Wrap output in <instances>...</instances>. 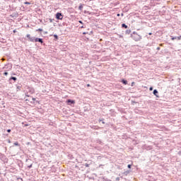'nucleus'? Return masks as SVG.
<instances>
[{"instance_id":"obj_53","label":"nucleus","mask_w":181,"mask_h":181,"mask_svg":"<svg viewBox=\"0 0 181 181\" xmlns=\"http://www.w3.org/2000/svg\"><path fill=\"white\" fill-rule=\"evenodd\" d=\"M120 16V14H119V13H117V16Z\"/></svg>"},{"instance_id":"obj_47","label":"nucleus","mask_w":181,"mask_h":181,"mask_svg":"<svg viewBox=\"0 0 181 181\" xmlns=\"http://www.w3.org/2000/svg\"><path fill=\"white\" fill-rule=\"evenodd\" d=\"M83 28H85L84 25L81 26V29H83Z\"/></svg>"},{"instance_id":"obj_10","label":"nucleus","mask_w":181,"mask_h":181,"mask_svg":"<svg viewBox=\"0 0 181 181\" xmlns=\"http://www.w3.org/2000/svg\"><path fill=\"white\" fill-rule=\"evenodd\" d=\"M50 37L53 36L54 37V40L55 42H57V40H59V35H57V34H54V35H50Z\"/></svg>"},{"instance_id":"obj_25","label":"nucleus","mask_w":181,"mask_h":181,"mask_svg":"<svg viewBox=\"0 0 181 181\" xmlns=\"http://www.w3.org/2000/svg\"><path fill=\"white\" fill-rule=\"evenodd\" d=\"M49 21L50 23H53V21H54V18H49Z\"/></svg>"},{"instance_id":"obj_16","label":"nucleus","mask_w":181,"mask_h":181,"mask_svg":"<svg viewBox=\"0 0 181 181\" xmlns=\"http://www.w3.org/2000/svg\"><path fill=\"white\" fill-rule=\"evenodd\" d=\"M130 173L131 170H127L123 173V175H124V176H128V175H129Z\"/></svg>"},{"instance_id":"obj_39","label":"nucleus","mask_w":181,"mask_h":181,"mask_svg":"<svg viewBox=\"0 0 181 181\" xmlns=\"http://www.w3.org/2000/svg\"><path fill=\"white\" fill-rule=\"evenodd\" d=\"M78 23H81V25H83V23L81 21H79Z\"/></svg>"},{"instance_id":"obj_55","label":"nucleus","mask_w":181,"mask_h":181,"mask_svg":"<svg viewBox=\"0 0 181 181\" xmlns=\"http://www.w3.org/2000/svg\"><path fill=\"white\" fill-rule=\"evenodd\" d=\"M13 32V33H15V32H16V30H14Z\"/></svg>"},{"instance_id":"obj_18","label":"nucleus","mask_w":181,"mask_h":181,"mask_svg":"<svg viewBox=\"0 0 181 181\" xmlns=\"http://www.w3.org/2000/svg\"><path fill=\"white\" fill-rule=\"evenodd\" d=\"M122 28H124V29H128V25L125 23L122 24Z\"/></svg>"},{"instance_id":"obj_56","label":"nucleus","mask_w":181,"mask_h":181,"mask_svg":"<svg viewBox=\"0 0 181 181\" xmlns=\"http://www.w3.org/2000/svg\"><path fill=\"white\" fill-rule=\"evenodd\" d=\"M119 37H122V35H120L119 36Z\"/></svg>"},{"instance_id":"obj_33","label":"nucleus","mask_w":181,"mask_h":181,"mask_svg":"<svg viewBox=\"0 0 181 181\" xmlns=\"http://www.w3.org/2000/svg\"><path fill=\"white\" fill-rule=\"evenodd\" d=\"M26 162H32V160L30 158L26 159Z\"/></svg>"},{"instance_id":"obj_29","label":"nucleus","mask_w":181,"mask_h":181,"mask_svg":"<svg viewBox=\"0 0 181 181\" xmlns=\"http://www.w3.org/2000/svg\"><path fill=\"white\" fill-rule=\"evenodd\" d=\"M24 4L25 5H30V2L29 1H25Z\"/></svg>"},{"instance_id":"obj_20","label":"nucleus","mask_w":181,"mask_h":181,"mask_svg":"<svg viewBox=\"0 0 181 181\" xmlns=\"http://www.w3.org/2000/svg\"><path fill=\"white\" fill-rule=\"evenodd\" d=\"M68 157L69 158V159H74V157L73 156V155H71V154H69L68 155Z\"/></svg>"},{"instance_id":"obj_35","label":"nucleus","mask_w":181,"mask_h":181,"mask_svg":"<svg viewBox=\"0 0 181 181\" xmlns=\"http://www.w3.org/2000/svg\"><path fill=\"white\" fill-rule=\"evenodd\" d=\"M87 34H88V32H83V33H82V35H87Z\"/></svg>"},{"instance_id":"obj_44","label":"nucleus","mask_w":181,"mask_h":181,"mask_svg":"<svg viewBox=\"0 0 181 181\" xmlns=\"http://www.w3.org/2000/svg\"><path fill=\"white\" fill-rule=\"evenodd\" d=\"M156 50H160V47H158L156 48Z\"/></svg>"},{"instance_id":"obj_58","label":"nucleus","mask_w":181,"mask_h":181,"mask_svg":"<svg viewBox=\"0 0 181 181\" xmlns=\"http://www.w3.org/2000/svg\"><path fill=\"white\" fill-rule=\"evenodd\" d=\"M76 168H78V166L76 165Z\"/></svg>"},{"instance_id":"obj_31","label":"nucleus","mask_w":181,"mask_h":181,"mask_svg":"<svg viewBox=\"0 0 181 181\" xmlns=\"http://www.w3.org/2000/svg\"><path fill=\"white\" fill-rule=\"evenodd\" d=\"M134 86H135V82H132L131 86L134 87Z\"/></svg>"},{"instance_id":"obj_49","label":"nucleus","mask_w":181,"mask_h":181,"mask_svg":"<svg viewBox=\"0 0 181 181\" xmlns=\"http://www.w3.org/2000/svg\"><path fill=\"white\" fill-rule=\"evenodd\" d=\"M91 34H93V31H90L89 33V35H91Z\"/></svg>"},{"instance_id":"obj_37","label":"nucleus","mask_w":181,"mask_h":181,"mask_svg":"<svg viewBox=\"0 0 181 181\" xmlns=\"http://www.w3.org/2000/svg\"><path fill=\"white\" fill-rule=\"evenodd\" d=\"M180 39H181V35L177 37V40H180Z\"/></svg>"},{"instance_id":"obj_14","label":"nucleus","mask_w":181,"mask_h":181,"mask_svg":"<svg viewBox=\"0 0 181 181\" xmlns=\"http://www.w3.org/2000/svg\"><path fill=\"white\" fill-rule=\"evenodd\" d=\"M121 83H122V84H124V86H127L128 84V81H127V79L125 78H122L121 80Z\"/></svg>"},{"instance_id":"obj_11","label":"nucleus","mask_w":181,"mask_h":181,"mask_svg":"<svg viewBox=\"0 0 181 181\" xmlns=\"http://www.w3.org/2000/svg\"><path fill=\"white\" fill-rule=\"evenodd\" d=\"M98 122H101L102 124H106V125L107 124L106 122H105V119H104V118H99V119H98Z\"/></svg>"},{"instance_id":"obj_48","label":"nucleus","mask_w":181,"mask_h":181,"mask_svg":"<svg viewBox=\"0 0 181 181\" xmlns=\"http://www.w3.org/2000/svg\"><path fill=\"white\" fill-rule=\"evenodd\" d=\"M25 101H30V99H26Z\"/></svg>"},{"instance_id":"obj_42","label":"nucleus","mask_w":181,"mask_h":181,"mask_svg":"<svg viewBox=\"0 0 181 181\" xmlns=\"http://www.w3.org/2000/svg\"><path fill=\"white\" fill-rule=\"evenodd\" d=\"M25 97H30V95H28V93H25Z\"/></svg>"},{"instance_id":"obj_21","label":"nucleus","mask_w":181,"mask_h":181,"mask_svg":"<svg viewBox=\"0 0 181 181\" xmlns=\"http://www.w3.org/2000/svg\"><path fill=\"white\" fill-rule=\"evenodd\" d=\"M177 37H173V36H171V40H176V39H177Z\"/></svg>"},{"instance_id":"obj_9","label":"nucleus","mask_w":181,"mask_h":181,"mask_svg":"<svg viewBox=\"0 0 181 181\" xmlns=\"http://www.w3.org/2000/svg\"><path fill=\"white\" fill-rule=\"evenodd\" d=\"M153 94L156 97V98H159V92L158 91V89H154L153 90Z\"/></svg>"},{"instance_id":"obj_4","label":"nucleus","mask_w":181,"mask_h":181,"mask_svg":"<svg viewBox=\"0 0 181 181\" xmlns=\"http://www.w3.org/2000/svg\"><path fill=\"white\" fill-rule=\"evenodd\" d=\"M64 16H63V13H60V12H57L55 14V18L56 19H57V21H62L63 19Z\"/></svg>"},{"instance_id":"obj_34","label":"nucleus","mask_w":181,"mask_h":181,"mask_svg":"<svg viewBox=\"0 0 181 181\" xmlns=\"http://www.w3.org/2000/svg\"><path fill=\"white\" fill-rule=\"evenodd\" d=\"M11 129H7V132L8 133V134H10V132H11Z\"/></svg>"},{"instance_id":"obj_27","label":"nucleus","mask_w":181,"mask_h":181,"mask_svg":"<svg viewBox=\"0 0 181 181\" xmlns=\"http://www.w3.org/2000/svg\"><path fill=\"white\" fill-rule=\"evenodd\" d=\"M84 13H88V15H91V12H90L88 11H85Z\"/></svg>"},{"instance_id":"obj_51","label":"nucleus","mask_w":181,"mask_h":181,"mask_svg":"<svg viewBox=\"0 0 181 181\" xmlns=\"http://www.w3.org/2000/svg\"><path fill=\"white\" fill-rule=\"evenodd\" d=\"M148 35L151 36L152 35V33H149Z\"/></svg>"},{"instance_id":"obj_57","label":"nucleus","mask_w":181,"mask_h":181,"mask_svg":"<svg viewBox=\"0 0 181 181\" xmlns=\"http://www.w3.org/2000/svg\"><path fill=\"white\" fill-rule=\"evenodd\" d=\"M101 166H103V165H99V168H101Z\"/></svg>"},{"instance_id":"obj_3","label":"nucleus","mask_w":181,"mask_h":181,"mask_svg":"<svg viewBox=\"0 0 181 181\" xmlns=\"http://www.w3.org/2000/svg\"><path fill=\"white\" fill-rule=\"evenodd\" d=\"M66 103L67 105H71V107H74V104H76V100L73 99H67L66 100Z\"/></svg>"},{"instance_id":"obj_41","label":"nucleus","mask_w":181,"mask_h":181,"mask_svg":"<svg viewBox=\"0 0 181 181\" xmlns=\"http://www.w3.org/2000/svg\"><path fill=\"white\" fill-rule=\"evenodd\" d=\"M17 1H18V2H21V1L22 0H13V2H16Z\"/></svg>"},{"instance_id":"obj_26","label":"nucleus","mask_w":181,"mask_h":181,"mask_svg":"<svg viewBox=\"0 0 181 181\" xmlns=\"http://www.w3.org/2000/svg\"><path fill=\"white\" fill-rule=\"evenodd\" d=\"M127 168L128 169H131L132 168V164H128Z\"/></svg>"},{"instance_id":"obj_8","label":"nucleus","mask_w":181,"mask_h":181,"mask_svg":"<svg viewBox=\"0 0 181 181\" xmlns=\"http://www.w3.org/2000/svg\"><path fill=\"white\" fill-rule=\"evenodd\" d=\"M27 90H28V92H30V94H35V88L28 86Z\"/></svg>"},{"instance_id":"obj_7","label":"nucleus","mask_w":181,"mask_h":181,"mask_svg":"<svg viewBox=\"0 0 181 181\" xmlns=\"http://www.w3.org/2000/svg\"><path fill=\"white\" fill-rule=\"evenodd\" d=\"M93 165V161L88 160V163H86L85 164H83V166H86V168H90Z\"/></svg>"},{"instance_id":"obj_19","label":"nucleus","mask_w":181,"mask_h":181,"mask_svg":"<svg viewBox=\"0 0 181 181\" xmlns=\"http://www.w3.org/2000/svg\"><path fill=\"white\" fill-rule=\"evenodd\" d=\"M14 146H21V144H19V142L16 141L13 143Z\"/></svg>"},{"instance_id":"obj_30","label":"nucleus","mask_w":181,"mask_h":181,"mask_svg":"<svg viewBox=\"0 0 181 181\" xmlns=\"http://www.w3.org/2000/svg\"><path fill=\"white\" fill-rule=\"evenodd\" d=\"M8 71H5V72L4 73V76H8Z\"/></svg>"},{"instance_id":"obj_28","label":"nucleus","mask_w":181,"mask_h":181,"mask_svg":"<svg viewBox=\"0 0 181 181\" xmlns=\"http://www.w3.org/2000/svg\"><path fill=\"white\" fill-rule=\"evenodd\" d=\"M39 100H35L34 102H33V103L34 104H39Z\"/></svg>"},{"instance_id":"obj_24","label":"nucleus","mask_w":181,"mask_h":181,"mask_svg":"<svg viewBox=\"0 0 181 181\" xmlns=\"http://www.w3.org/2000/svg\"><path fill=\"white\" fill-rule=\"evenodd\" d=\"M33 166V164L31 163L30 165H28V169H32Z\"/></svg>"},{"instance_id":"obj_13","label":"nucleus","mask_w":181,"mask_h":181,"mask_svg":"<svg viewBox=\"0 0 181 181\" xmlns=\"http://www.w3.org/2000/svg\"><path fill=\"white\" fill-rule=\"evenodd\" d=\"M16 87L17 88V91H21V90H22V84H17L16 85Z\"/></svg>"},{"instance_id":"obj_15","label":"nucleus","mask_w":181,"mask_h":181,"mask_svg":"<svg viewBox=\"0 0 181 181\" xmlns=\"http://www.w3.org/2000/svg\"><path fill=\"white\" fill-rule=\"evenodd\" d=\"M96 144H99V145H103V141L100 139L96 140Z\"/></svg>"},{"instance_id":"obj_40","label":"nucleus","mask_w":181,"mask_h":181,"mask_svg":"<svg viewBox=\"0 0 181 181\" xmlns=\"http://www.w3.org/2000/svg\"><path fill=\"white\" fill-rule=\"evenodd\" d=\"M44 35H47L48 32L47 31H45L43 32Z\"/></svg>"},{"instance_id":"obj_52","label":"nucleus","mask_w":181,"mask_h":181,"mask_svg":"<svg viewBox=\"0 0 181 181\" xmlns=\"http://www.w3.org/2000/svg\"><path fill=\"white\" fill-rule=\"evenodd\" d=\"M12 76H16V74H12Z\"/></svg>"},{"instance_id":"obj_45","label":"nucleus","mask_w":181,"mask_h":181,"mask_svg":"<svg viewBox=\"0 0 181 181\" xmlns=\"http://www.w3.org/2000/svg\"><path fill=\"white\" fill-rule=\"evenodd\" d=\"M87 87H90L91 86L90 85V83H88L87 85Z\"/></svg>"},{"instance_id":"obj_43","label":"nucleus","mask_w":181,"mask_h":181,"mask_svg":"<svg viewBox=\"0 0 181 181\" xmlns=\"http://www.w3.org/2000/svg\"><path fill=\"white\" fill-rule=\"evenodd\" d=\"M117 181H119V177H116Z\"/></svg>"},{"instance_id":"obj_22","label":"nucleus","mask_w":181,"mask_h":181,"mask_svg":"<svg viewBox=\"0 0 181 181\" xmlns=\"http://www.w3.org/2000/svg\"><path fill=\"white\" fill-rule=\"evenodd\" d=\"M78 9H79V11H82L83 10V4H80L79 5Z\"/></svg>"},{"instance_id":"obj_36","label":"nucleus","mask_w":181,"mask_h":181,"mask_svg":"<svg viewBox=\"0 0 181 181\" xmlns=\"http://www.w3.org/2000/svg\"><path fill=\"white\" fill-rule=\"evenodd\" d=\"M95 129H101V127L97 126L96 128H95Z\"/></svg>"},{"instance_id":"obj_6","label":"nucleus","mask_w":181,"mask_h":181,"mask_svg":"<svg viewBox=\"0 0 181 181\" xmlns=\"http://www.w3.org/2000/svg\"><path fill=\"white\" fill-rule=\"evenodd\" d=\"M0 159L3 162H8V158H6V156L2 154V153H0Z\"/></svg>"},{"instance_id":"obj_2","label":"nucleus","mask_w":181,"mask_h":181,"mask_svg":"<svg viewBox=\"0 0 181 181\" xmlns=\"http://www.w3.org/2000/svg\"><path fill=\"white\" fill-rule=\"evenodd\" d=\"M130 37L134 40V42H141L142 40V35H141L138 32L134 31L130 34Z\"/></svg>"},{"instance_id":"obj_32","label":"nucleus","mask_w":181,"mask_h":181,"mask_svg":"<svg viewBox=\"0 0 181 181\" xmlns=\"http://www.w3.org/2000/svg\"><path fill=\"white\" fill-rule=\"evenodd\" d=\"M149 90H150V91H153V87H152V86L150 87V88H149Z\"/></svg>"},{"instance_id":"obj_17","label":"nucleus","mask_w":181,"mask_h":181,"mask_svg":"<svg viewBox=\"0 0 181 181\" xmlns=\"http://www.w3.org/2000/svg\"><path fill=\"white\" fill-rule=\"evenodd\" d=\"M132 32L131 30H127L125 31V35H131V33H132Z\"/></svg>"},{"instance_id":"obj_38","label":"nucleus","mask_w":181,"mask_h":181,"mask_svg":"<svg viewBox=\"0 0 181 181\" xmlns=\"http://www.w3.org/2000/svg\"><path fill=\"white\" fill-rule=\"evenodd\" d=\"M35 100L36 99L35 98H32V101H33V103H35Z\"/></svg>"},{"instance_id":"obj_1","label":"nucleus","mask_w":181,"mask_h":181,"mask_svg":"<svg viewBox=\"0 0 181 181\" xmlns=\"http://www.w3.org/2000/svg\"><path fill=\"white\" fill-rule=\"evenodd\" d=\"M26 37H28L30 42H33V43H40L42 46H45V42L43 41V38H39L36 37H31L30 34H27Z\"/></svg>"},{"instance_id":"obj_50","label":"nucleus","mask_w":181,"mask_h":181,"mask_svg":"<svg viewBox=\"0 0 181 181\" xmlns=\"http://www.w3.org/2000/svg\"><path fill=\"white\" fill-rule=\"evenodd\" d=\"M8 144H11V141H10L9 139L8 140Z\"/></svg>"},{"instance_id":"obj_46","label":"nucleus","mask_w":181,"mask_h":181,"mask_svg":"<svg viewBox=\"0 0 181 181\" xmlns=\"http://www.w3.org/2000/svg\"><path fill=\"white\" fill-rule=\"evenodd\" d=\"M24 127H29V124H24Z\"/></svg>"},{"instance_id":"obj_12","label":"nucleus","mask_w":181,"mask_h":181,"mask_svg":"<svg viewBox=\"0 0 181 181\" xmlns=\"http://www.w3.org/2000/svg\"><path fill=\"white\" fill-rule=\"evenodd\" d=\"M19 16V14L18 13L15 12L13 13L11 15H10V18H18Z\"/></svg>"},{"instance_id":"obj_54","label":"nucleus","mask_w":181,"mask_h":181,"mask_svg":"<svg viewBox=\"0 0 181 181\" xmlns=\"http://www.w3.org/2000/svg\"><path fill=\"white\" fill-rule=\"evenodd\" d=\"M121 16H124V13H122Z\"/></svg>"},{"instance_id":"obj_23","label":"nucleus","mask_w":181,"mask_h":181,"mask_svg":"<svg viewBox=\"0 0 181 181\" xmlns=\"http://www.w3.org/2000/svg\"><path fill=\"white\" fill-rule=\"evenodd\" d=\"M36 32H43V29L42 28H38L36 30Z\"/></svg>"},{"instance_id":"obj_5","label":"nucleus","mask_w":181,"mask_h":181,"mask_svg":"<svg viewBox=\"0 0 181 181\" xmlns=\"http://www.w3.org/2000/svg\"><path fill=\"white\" fill-rule=\"evenodd\" d=\"M18 80V78L16 76H11L8 79L9 84H13V83H15Z\"/></svg>"}]
</instances>
